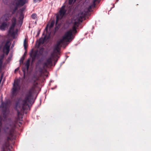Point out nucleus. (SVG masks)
<instances>
[{
  "mask_svg": "<svg viewBox=\"0 0 151 151\" xmlns=\"http://www.w3.org/2000/svg\"><path fill=\"white\" fill-rule=\"evenodd\" d=\"M10 104V102L7 101L5 102L2 103L0 106V107L3 109V110H4V109H7L8 107L9 106Z\"/></svg>",
  "mask_w": 151,
  "mask_h": 151,
  "instance_id": "11",
  "label": "nucleus"
},
{
  "mask_svg": "<svg viewBox=\"0 0 151 151\" xmlns=\"http://www.w3.org/2000/svg\"><path fill=\"white\" fill-rule=\"evenodd\" d=\"M17 9V7H15V9L14 10V12H13V13H12L13 14L14 13V12H15V11Z\"/></svg>",
  "mask_w": 151,
  "mask_h": 151,
  "instance_id": "20",
  "label": "nucleus"
},
{
  "mask_svg": "<svg viewBox=\"0 0 151 151\" xmlns=\"http://www.w3.org/2000/svg\"><path fill=\"white\" fill-rule=\"evenodd\" d=\"M25 9V8L23 7L19 10L17 15H19V20L17 24L16 23V19L15 17H13L11 20V23L9 29V34L13 38L15 37L16 34V33L14 31V27L16 26H16L18 25L19 27L21 26L22 23V20L24 18L23 12Z\"/></svg>",
  "mask_w": 151,
  "mask_h": 151,
  "instance_id": "3",
  "label": "nucleus"
},
{
  "mask_svg": "<svg viewBox=\"0 0 151 151\" xmlns=\"http://www.w3.org/2000/svg\"><path fill=\"white\" fill-rule=\"evenodd\" d=\"M31 17L32 18L35 19L36 18L37 15L36 14H33L32 15Z\"/></svg>",
  "mask_w": 151,
  "mask_h": 151,
  "instance_id": "17",
  "label": "nucleus"
},
{
  "mask_svg": "<svg viewBox=\"0 0 151 151\" xmlns=\"http://www.w3.org/2000/svg\"><path fill=\"white\" fill-rule=\"evenodd\" d=\"M55 23L54 21H52L50 23H49L47 25L46 28L47 29L48 28H51L54 25Z\"/></svg>",
  "mask_w": 151,
  "mask_h": 151,
  "instance_id": "12",
  "label": "nucleus"
},
{
  "mask_svg": "<svg viewBox=\"0 0 151 151\" xmlns=\"http://www.w3.org/2000/svg\"><path fill=\"white\" fill-rule=\"evenodd\" d=\"M73 1V0H69V4H71Z\"/></svg>",
  "mask_w": 151,
  "mask_h": 151,
  "instance_id": "19",
  "label": "nucleus"
},
{
  "mask_svg": "<svg viewBox=\"0 0 151 151\" xmlns=\"http://www.w3.org/2000/svg\"><path fill=\"white\" fill-rule=\"evenodd\" d=\"M46 38V36L44 38H40L38 41V43H39V45H40L41 44H42L43 43L45 38Z\"/></svg>",
  "mask_w": 151,
  "mask_h": 151,
  "instance_id": "14",
  "label": "nucleus"
},
{
  "mask_svg": "<svg viewBox=\"0 0 151 151\" xmlns=\"http://www.w3.org/2000/svg\"><path fill=\"white\" fill-rule=\"evenodd\" d=\"M11 44V43L9 40L4 41L1 45L0 49L3 47V50L4 53H5L6 55H8L9 51Z\"/></svg>",
  "mask_w": 151,
  "mask_h": 151,
  "instance_id": "7",
  "label": "nucleus"
},
{
  "mask_svg": "<svg viewBox=\"0 0 151 151\" xmlns=\"http://www.w3.org/2000/svg\"><path fill=\"white\" fill-rule=\"evenodd\" d=\"M24 48L25 49H26L27 48V41L26 40V38L24 40Z\"/></svg>",
  "mask_w": 151,
  "mask_h": 151,
  "instance_id": "16",
  "label": "nucleus"
},
{
  "mask_svg": "<svg viewBox=\"0 0 151 151\" xmlns=\"http://www.w3.org/2000/svg\"><path fill=\"white\" fill-rule=\"evenodd\" d=\"M11 17V15L9 14H6L1 17L0 19V29L4 31L8 28L9 23L7 21Z\"/></svg>",
  "mask_w": 151,
  "mask_h": 151,
  "instance_id": "4",
  "label": "nucleus"
},
{
  "mask_svg": "<svg viewBox=\"0 0 151 151\" xmlns=\"http://www.w3.org/2000/svg\"><path fill=\"white\" fill-rule=\"evenodd\" d=\"M65 6H62L59 11V14L57 15L56 24L58 23L59 21L61 19L64 15L66 12V10L65 9Z\"/></svg>",
  "mask_w": 151,
  "mask_h": 151,
  "instance_id": "10",
  "label": "nucleus"
},
{
  "mask_svg": "<svg viewBox=\"0 0 151 151\" xmlns=\"http://www.w3.org/2000/svg\"><path fill=\"white\" fill-rule=\"evenodd\" d=\"M19 126L20 127V125L19 124Z\"/></svg>",
  "mask_w": 151,
  "mask_h": 151,
  "instance_id": "21",
  "label": "nucleus"
},
{
  "mask_svg": "<svg viewBox=\"0 0 151 151\" xmlns=\"http://www.w3.org/2000/svg\"><path fill=\"white\" fill-rule=\"evenodd\" d=\"M29 64H30V60H28L26 62L25 65L26 66L27 68V70H28V69L29 68Z\"/></svg>",
  "mask_w": 151,
  "mask_h": 151,
  "instance_id": "15",
  "label": "nucleus"
},
{
  "mask_svg": "<svg viewBox=\"0 0 151 151\" xmlns=\"http://www.w3.org/2000/svg\"><path fill=\"white\" fill-rule=\"evenodd\" d=\"M4 57V55L2 54L0 56V69L1 68L3 63V60Z\"/></svg>",
  "mask_w": 151,
  "mask_h": 151,
  "instance_id": "13",
  "label": "nucleus"
},
{
  "mask_svg": "<svg viewBox=\"0 0 151 151\" xmlns=\"http://www.w3.org/2000/svg\"><path fill=\"white\" fill-rule=\"evenodd\" d=\"M9 0H3V2L6 4H8ZM28 0H14V4L17 6H21L27 3Z\"/></svg>",
  "mask_w": 151,
  "mask_h": 151,
  "instance_id": "9",
  "label": "nucleus"
},
{
  "mask_svg": "<svg viewBox=\"0 0 151 151\" xmlns=\"http://www.w3.org/2000/svg\"><path fill=\"white\" fill-rule=\"evenodd\" d=\"M15 127V126H8L7 125L4 129L5 132L9 136L7 138L8 140L9 139L11 140L14 139L16 138L15 132L14 129Z\"/></svg>",
  "mask_w": 151,
  "mask_h": 151,
  "instance_id": "5",
  "label": "nucleus"
},
{
  "mask_svg": "<svg viewBox=\"0 0 151 151\" xmlns=\"http://www.w3.org/2000/svg\"><path fill=\"white\" fill-rule=\"evenodd\" d=\"M24 60V58L22 57L21 60H20V63H22L23 62V60Z\"/></svg>",
  "mask_w": 151,
  "mask_h": 151,
  "instance_id": "18",
  "label": "nucleus"
},
{
  "mask_svg": "<svg viewBox=\"0 0 151 151\" xmlns=\"http://www.w3.org/2000/svg\"><path fill=\"white\" fill-rule=\"evenodd\" d=\"M97 0H93L92 3L84 11H81L78 14L74 17L75 20L74 25L72 29L67 31L65 33L62 39L57 42L56 44L54 47L53 52L52 53L51 57L48 58L43 64L44 68H47L51 66L52 65V61L55 60L57 59L58 55L60 54V47L63 45H65L68 42L70 41L74 38V35L77 32L75 25L78 23L82 22L83 19L87 13L90 12L91 9L95 6V3Z\"/></svg>",
  "mask_w": 151,
  "mask_h": 151,
  "instance_id": "1",
  "label": "nucleus"
},
{
  "mask_svg": "<svg viewBox=\"0 0 151 151\" xmlns=\"http://www.w3.org/2000/svg\"><path fill=\"white\" fill-rule=\"evenodd\" d=\"M20 89L19 81L17 80L14 81L12 89V93L13 96H15L19 92Z\"/></svg>",
  "mask_w": 151,
  "mask_h": 151,
  "instance_id": "6",
  "label": "nucleus"
},
{
  "mask_svg": "<svg viewBox=\"0 0 151 151\" xmlns=\"http://www.w3.org/2000/svg\"><path fill=\"white\" fill-rule=\"evenodd\" d=\"M35 86L32 87L25 95V99L22 101L21 106L17 103L16 106V109L18 115L22 114L25 110L30 109V106L34 103L33 94L35 92Z\"/></svg>",
  "mask_w": 151,
  "mask_h": 151,
  "instance_id": "2",
  "label": "nucleus"
},
{
  "mask_svg": "<svg viewBox=\"0 0 151 151\" xmlns=\"http://www.w3.org/2000/svg\"><path fill=\"white\" fill-rule=\"evenodd\" d=\"M43 51V49H41L39 51L38 50H36L30 53V55L32 58V62H33L36 58H39L42 55Z\"/></svg>",
  "mask_w": 151,
  "mask_h": 151,
  "instance_id": "8",
  "label": "nucleus"
}]
</instances>
